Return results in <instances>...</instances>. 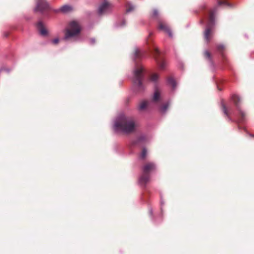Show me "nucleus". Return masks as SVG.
Here are the masks:
<instances>
[{
  "mask_svg": "<svg viewBox=\"0 0 254 254\" xmlns=\"http://www.w3.org/2000/svg\"><path fill=\"white\" fill-rule=\"evenodd\" d=\"M158 28L159 30H163L166 32L170 37L172 38L173 37V34L171 29L166 24H163L161 22H159Z\"/></svg>",
  "mask_w": 254,
  "mask_h": 254,
  "instance_id": "13",
  "label": "nucleus"
},
{
  "mask_svg": "<svg viewBox=\"0 0 254 254\" xmlns=\"http://www.w3.org/2000/svg\"><path fill=\"white\" fill-rule=\"evenodd\" d=\"M112 5L107 1H104L99 7L98 12L101 15L111 11Z\"/></svg>",
  "mask_w": 254,
  "mask_h": 254,
  "instance_id": "9",
  "label": "nucleus"
},
{
  "mask_svg": "<svg viewBox=\"0 0 254 254\" xmlns=\"http://www.w3.org/2000/svg\"><path fill=\"white\" fill-rule=\"evenodd\" d=\"M222 107L224 114L228 117L229 121H232L231 116H237V115H236L230 106H229L227 108L226 105L223 103H222Z\"/></svg>",
  "mask_w": 254,
  "mask_h": 254,
  "instance_id": "10",
  "label": "nucleus"
},
{
  "mask_svg": "<svg viewBox=\"0 0 254 254\" xmlns=\"http://www.w3.org/2000/svg\"><path fill=\"white\" fill-rule=\"evenodd\" d=\"M158 79V75L157 74H153L150 77V80L152 82H156Z\"/></svg>",
  "mask_w": 254,
  "mask_h": 254,
  "instance_id": "25",
  "label": "nucleus"
},
{
  "mask_svg": "<svg viewBox=\"0 0 254 254\" xmlns=\"http://www.w3.org/2000/svg\"><path fill=\"white\" fill-rule=\"evenodd\" d=\"M37 28L41 35L46 36L48 35V31L45 28L42 21H39L37 24Z\"/></svg>",
  "mask_w": 254,
  "mask_h": 254,
  "instance_id": "12",
  "label": "nucleus"
},
{
  "mask_svg": "<svg viewBox=\"0 0 254 254\" xmlns=\"http://www.w3.org/2000/svg\"><path fill=\"white\" fill-rule=\"evenodd\" d=\"M90 44H91V45H93L94 44H95V38H91L90 40Z\"/></svg>",
  "mask_w": 254,
  "mask_h": 254,
  "instance_id": "28",
  "label": "nucleus"
},
{
  "mask_svg": "<svg viewBox=\"0 0 254 254\" xmlns=\"http://www.w3.org/2000/svg\"><path fill=\"white\" fill-rule=\"evenodd\" d=\"M231 101L234 104L237 111L238 112V117L237 119L238 122L242 123L245 120L246 113L243 111L241 108V99L240 97L236 95L233 94L231 97Z\"/></svg>",
  "mask_w": 254,
  "mask_h": 254,
  "instance_id": "5",
  "label": "nucleus"
},
{
  "mask_svg": "<svg viewBox=\"0 0 254 254\" xmlns=\"http://www.w3.org/2000/svg\"><path fill=\"white\" fill-rule=\"evenodd\" d=\"M160 96V93L156 89V87H155V90L154 91L153 99H152L153 101H154V102L158 101V100L159 99Z\"/></svg>",
  "mask_w": 254,
  "mask_h": 254,
  "instance_id": "19",
  "label": "nucleus"
},
{
  "mask_svg": "<svg viewBox=\"0 0 254 254\" xmlns=\"http://www.w3.org/2000/svg\"><path fill=\"white\" fill-rule=\"evenodd\" d=\"M146 138L144 135H141L136 138L132 139L130 141L131 147L141 146L144 145Z\"/></svg>",
  "mask_w": 254,
  "mask_h": 254,
  "instance_id": "11",
  "label": "nucleus"
},
{
  "mask_svg": "<svg viewBox=\"0 0 254 254\" xmlns=\"http://www.w3.org/2000/svg\"><path fill=\"white\" fill-rule=\"evenodd\" d=\"M204 56L206 58L209 60L211 65H213V63L212 60V58L210 53L208 51H206L204 53Z\"/></svg>",
  "mask_w": 254,
  "mask_h": 254,
  "instance_id": "22",
  "label": "nucleus"
},
{
  "mask_svg": "<svg viewBox=\"0 0 254 254\" xmlns=\"http://www.w3.org/2000/svg\"><path fill=\"white\" fill-rule=\"evenodd\" d=\"M149 215L152 216L153 215V210L152 208H149Z\"/></svg>",
  "mask_w": 254,
  "mask_h": 254,
  "instance_id": "30",
  "label": "nucleus"
},
{
  "mask_svg": "<svg viewBox=\"0 0 254 254\" xmlns=\"http://www.w3.org/2000/svg\"><path fill=\"white\" fill-rule=\"evenodd\" d=\"M146 154H147V150H146V149L144 147L142 149V152H141V153L140 154V157L142 159H144L145 157H146Z\"/></svg>",
  "mask_w": 254,
  "mask_h": 254,
  "instance_id": "24",
  "label": "nucleus"
},
{
  "mask_svg": "<svg viewBox=\"0 0 254 254\" xmlns=\"http://www.w3.org/2000/svg\"><path fill=\"white\" fill-rule=\"evenodd\" d=\"M224 49L225 47L222 44H220L217 46V51L222 55V57L224 56L223 52L224 50Z\"/></svg>",
  "mask_w": 254,
  "mask_h": 254,
  "instance_id": "21",
  "label": "nucleus"
},
{
  "mask_svg": "<svg viewBox=\"0 0 254 254\" xmlns=\"http://www.w3.org/2000/svg\"><path fill=\"white\" fill-rule=\"evenodd\" d=\"M200 22H201V23H202H202H203V20H201V21H200Z\"/></svg>",
  "mask_w": 254,
  "mask_h": 254,
  "instance_id": "32",
  "label": "nucleus"
},
{
  "mask_svg": "<svg viewBox=\"0 0 254 254\" xmlns=\"http://www.w3.org/2000/svg\"><path fill=\"white\" fill-rule=\"evenodd\" d=\"M113 129L116 132L129 133L135 129L134 121L132 117L121 114L115 120Z\"/></svg>",
  "mask_w": 254,
  "mask_h": 254,
  "instance_id": "2",
  "label": "nucleus"
},
{
  "mask_svg": "<svg viewBox=\"0 0 254 254\" xmlns=\"http://www.w3.org/2000/svg\"><path fill=\"white\" fill-rule=\"evenodd\" d=\"M147 105V102L145 101H143L140 103L139 105L138 109L139 111H142L146 109Z\"/></svg>",
  "mask_w": 254,
  "mask_h": 254,
  "instance_id": "20",
  "label": "nucleus"
},
{
  "mask_svg": "<svg viewBox=\"0 0 254 254\" xmlns=\"http://www.w3.org/2000/svg\"><path fill=\"white\" fill-rule=\"evenodd\" d=\"M164 202H163V200H162V197H161V199H160V204H161V211L162 210V206L164 205Z\"/></svg>",
  "mask_w": 254,
  "mask_h": 254,
  "instance_id": "29",
  "label": "nucleus"
},
{
  "mask_svg": "<svg viewBox=\"0 0 254 254\" xmlns=\"http://www.w3.org/2000/svg\"><path fill=\"white\" fill-rule=\"evenodd\" d=\"M37 3L36 7L34 10V11H39L42 13L45 11H47L50 9V5L49 3L44 0H39Z\"/></svg>",
  "mask_w": 254,
  "mask_h": 254,
  "instance_id": "8",
  "label": "nucleus"
},
{
  "mask_svg": "<svg viewBox=\"0 0 254 254\" xmlns=\"http://www.w3.org/2000/svg\"><path fill=\"white\" fill-rule=\"evenodd\" d=\"M169 106V103H165V104H163L162 106H161L159 108V111L161 114H165Z\"/></svg>",
  "mask_w": 254,
  "mask_h": 254,
  "instance_id": "16",
  "label": "nucleus"
},
{
  "mask_svg": "<svg viewBox=\"0 0 254 254\" xmlns=\"http://www.w3.org/2000/svg\"><path fill=\"white\" fill-rule=\"evenodd\" d=\"M160 53V52L159 50H158V49L155 47L154 48V53H153L154 58L156 62L157 63V64L158 65L160 69H164L166 66V63L164 61V59H163L159 57Z\"/></svg>",
  "mask_w": 254,
  "mask_h": 254,
  "instance_id": "7",
  "label": "nucleus"
},
{
  "mask_svg": "<svg viewBox=\"0 0 254 254\" xmlns=\"http://www.w3.org/2000/svg\"><path fill=\"white\" fill-rule=\"evenodd\" d=\"M158 10L157 9H154L153 11V13H152V16L153 17H155L157 16L158 15Z\"/></svg>",
  "mask_w": 254,
  "mask_h": 254,
  "instance_id": "26",
  "label": "nucleus"
},
{
  "mask_svg": "<svg viewBox=\"0 0 254 254\" xmlns=\"http://www.w3.org/2000/svg\"><path fill=\"white\" fill-rule=\"evenodd\" d=\"M61 11L64 13L67 12L72 10V7L67 5H64L61 7Z\"/></svg>",
  "mask_w": 254,
  "mask_h": 254,
  "instance_id": "18",
  "label": "nucleus"
},
{
  "mask_svg": "<svg viewBox=\"0 0 254 254\" xmlns=\"http://www.w3.org/2000/svg\"><path fill=\"white\" fill-rule=\"evenodd\" d=\"M251 136H254V135H252V134H251Z\"/></svg>",
  "mask_w": 254,
  "mask_h": 254,
  "instance_id": "33",
  "label": "nucleus"
},
{
  "mask_svg": "<svg viewBox=\"0 0 254 254\" xmlns=\"http://www.w3.org/2000/svg\"><path fill=\"white\" fill-rule=\"evenodd\" d=\"M59 41V39L58 38H55L53 40H52V42L54 44H57Z\"/></svg>",
  "mask_w": 254,
  "mask_h": 254,
  "instance_id": "27",
  "label": "nucleus"
},
{
  "mask_svg": "<svg viewBox=\"0 0 254 254\" xmlns=\"http://www.w3.org/2000/svg\"><path fill=\"white\" fill-rule=\"evenodd\" d=\"M126 12L129 13L132 11L134 9V6L130 2H127L126 5Z\"/></svg>",
  "mask_w": 254,
  "mask_h": 254,
  "instance_id": "17",
  "label": "nucleus"
},
{
  "mask_svg": "<svg viewBox=\"0 0 254 254\" xmlns=\"http://www.w3.org/2000/svg\"><path fill=\"white\" fill-rule=\"evenodd\" d=\"M217 4H218V6L224 5V6H228L230 7H233L234 6V5L232 3L229 2L227 1V0H217Z\"/></svg>",
  "mask_w": 254,
  "mask_h": 254,
  "instance_id": "14",
  "label": "nucleus"
},
{
  "mask_svg": "<svg viewBox=\"0 0 254 254\" xmlns=\"http://www.w3.org/2000/svg\"><path fill=\"white\" fill-rule=\"evenodd\" d=\"M146 54L145 51H140L138 49H136L133 56L132 58L136 67L133 70L132 90L135 93L142 92L145 89L144 86L142 83L144 77V69L141 65L137 66L136 60L145 57Z\"/></svg>",
  "mask_w": 254,
  "mask_h": 254,
  "instance_id": "1",
  "label": "nucleus"
},
{
  "mask_svg": "<svg viewBox=\"0 0 254 254\" xmlns=\"http://www.w3.org/2000/svg\"><path fill=\"white\" fill-rule=\"evenodd\" d=\"M70 29H67L64 37V40H68L78 35L80 32V28L78 23L72 21L69 23Z\"/></svg>",
  "mask_w": 254,
  "mask_h": 254,
  "instance_id": "6",
  "label": "nucleus"
},
{
  "mask_svg": "<svg viewBox=\"0 0 254 254\" xmlns=\"http://www.w3.org/2000/svg\"><path fill=\"white\" fill-rule=\"evenodd\" d=\"M126 25V21L124 19H122V23L119 24L118 22L115 23V27L117 28L122 27Z\"/></svg>",
  "mask_w": 254,
  "mask_h": 254,
  "instance_id": "23",
  "label": "nucleus"
},
{
  "mask_svg": "<svg viewBox=\"0 0 254 254\" xmlns=\"http://www.w3.org/2000/svg\"><path fill=\"white\" fill-rule=\"evenodd\" d=\"M217 6H215L210 11L209 19L204 32V38L207 42H209L211 31L215 25V14L217 11Z\"/></svg>",
  "mask_w": 254,
  "mask_h": 254,
  "instance_id": "4",
  "label": "nucleus"
},
{
  "mask_svg": "<svg viewBox=\"0 0 254 254\" xmlns=\"http://www.w3.org/2000/svg\"><path fill=\"white\" fill-rule=\"evenodd\" d=\"M3 70H5V71H7V72H8V71H9L7 69L4 68H0V73L2 71H3Z\"/></svg>",
  "mask_w": 254,
  "mask_h": 254,
  "instance_id": "31",
  "label": "nucleus"
},
{
  "mask_svg": "<svg viewBox=\"0 0 254 254\" xmlns=\"http://www.w3.org/2000/svg\"><path fill=\"white\" fill-rule=\"evenodd\" d=\"M156 167L154 163L150 162L146 164L142 168L143 174L138 179L139 184L143 187H145L147 183L150 180L149 173L156 170Z\"/></svg>",
  "mask_w": 254,
  "mask_h": 254,
  "instance_id": "3",
  "label": "nucleus"
},
{
  "mask_svg": "<svg viewBox=\"0 0 254 254\" xmlns=\"http://www.w3.org/2000/svg\"><path fill=\"white\" fill-rule=\"evenodd\" d=\"M167 83L168 85L172 86L173 90L175 89L177 83L176 80L173 77H170L168 78L167 79Z\"/></svg>",
  "mask_w": 254,
  "mask_h": 254,
  "instance_id": "15",
  "label": "nucleus"
}]
</instances>
